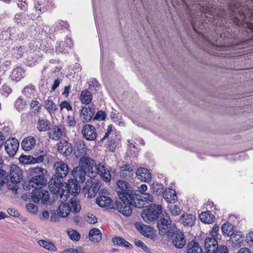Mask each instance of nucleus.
Segmentation results:
<instances>
[{
    "label": "nucleus",
    "instance_id": "f257e3e1",
    "mask_svg": "<svg viewBox=\"0 0 253 253\" xmlns=\"http://www.w3.org/2000/svg\"><path fill=\"white\" fill-rule=\"evenodd\" d=\"M116 192L119 198L113 208L126 216H129L132 212V207L138 209L144 207L143 201L132 191L130 184L126 181L119 180Z\"/></svg>",
    "mask_w": 253,
    "mask_h": 253
},
{
    "label": "nucleus",
    "instance_id": "f03ea898",
    "mask_svg": "<svg viewBox=\"0 0 253 253\" xmlns=\"http://www.w3.org/2000/svg\"><path fill=\"white\" fill-rule=\"evenodd\" d=\"M47 170L40 167L30 168L29 169L30 179L28 182H24L23 187L25 190H30L31 188H43L46 185L47 179L45 177Z\"/></svg>",
    "mask_w": 253,
    "mask_h": 253
},
{
    "label": "nucleus",
    "instance_id": "7ed1b4c3",
    "mask_svg": "<svg viewBox=\"0 0 253 253\" xmlns=\"http://www.w3.org/2000/svg\"><path fill=\"white\" fill-rule=\"evenodd\" d=\"M53 168L55 171L49 182V189L51 193H56L69 172V167L67 164L58 161L54 163Z\"/></svg>",
    "mask_w": 253,
    "mask_h": 253
},
{
    "label": "nucleus",
    "instance_id": "20e7f679",
    "mask_svg": "<svg viewBox=\"0 0 253 253\" xmlns=\"http://www.w3.org/2000/svg\"><path fill=\"white\" fill-rule=\"evenodd\" d=\"M57 191H58L56 193H51L56 195L57 198H59L63 201H66L70 194L74 196L79 195L81 191V186L76 180L71 179L67 183H65V185L62 184Z\"/></svg>",
    "mask_w": 253,
    "mask_h": 253
},
{
    "label": "nucleus",
    "instance_id": "39448f33",
    "mask_svg": "<svg viewBox=\"0 0 253 253\" xmlns=\"http://www.w3.org/2000/svg\"><path fill=\"white\" fill-rule=\"evenodd\" d=\"M194 7V12L193 11L194 8L190 10L191 8L188 7V12L191 15L192 19V26L195 31H196L197 27V19H199V21L200 23H202V18L203 15L208 14L213 16V9L211 8L207 3H196L195 5H192Z\"/></svg>",
    "mask_w": 253,
    "mask_h": 253
},
{
    "label": "nucleus",
    "instance_id": "423d86ee",
    "mask_svg": "<svg viewBox=\"0 0 253 253\" xmlns=\"http://www.w3.org/2000/svg\"><path fill=\"white\" fill-rule=\"evenodd\" d=\"M27 197H30L32 201L36 204L47 205L50 203L49 192L42 188L38 187L33 190L28 195L22 196V198L26 200L28 198Z\"/></svg>",
    "mask_w": 253,
    "mask_h": 253
},
{
    "label": "nucleus",
    "instance_id": "0eeeda50",
    "mask_svg": "<svg viewBox=\"0 0 253 253\" xmlns=\"http://www.w3.org/2000/svg\"><path fill=\"white\" fill-rule=\"evenodd\" d=\"M162 212V207L160 205L152 204L141 212L143 219L147 223L156 220Z\"/></svg>",
    "mask_w": 253,
    "mask_h": 253
},
{
    "label": "nucleus",
    "instance_id": "6e6552de",
    "mask_svg": "<svg viewBox=\"0 0 253 253\" xmlns=\"http://www.w3.org/2000/svg\"><path fill=\"white\" fill-rule=\"evenodd\" d=\"M79 166L87 172L90 177L94 176V171L97 170L94 161L88 157L81 158Z\"/></svg>",
    "mask_w": 253,
    "mask_h": 253
},
{
    "label": "nucleus",
    "instance_id": "1a4fd4ad",
    "mask_svg": "<svg viewBox=\"0 0 253 253\" xmlns=\"http://www.w3.org/2000/svg\"><path fill=\"white\" fill-rule=\"evenodd\" d=\"M19 143L15 138L7 139L4 143L5 150L10 157H13L18 150Z\"/></svg>",
    "mask_w": 253,
    "mask_h": 253
},
{
    "label": "nucleus",
    "instance_id": "9d476101",
    "mask_svg": "<svg viewBox=\"0 0 253 253\" xmlns=\"http://www.w3.org/2000/svg\"><path fill=\"white\" fill-rule=\"evenodd\" d=\"M46 157V154H42L35 158L31 155H21L19 158V162L23 164H35L42 162L44 157Z\"/></svg>",
    "mask_w": 253,
    "mask_h": 253
},
{
    "label": "nucleus",
    "instance_id": "9b49d317",
    "mask_svg": "<svg viewBox=\"0 0 253 253\" xmlns=\"http://www.w3.org/2000/svg\"><path fill=\"white\" fill-rule=\"evenodd\" d=\"M171 223L169 216L166 215L161 217L157 221V226L159 229V233L161 235H164L169 232V226Z\"/></svg>",
    "mask_w": 253,
    "mask_h": 253
},
{
    "label": "nucleus",
    "instance_id": "f8f14e48",
    "mask_svg": "<svg viewBox=\"0 0 253 253\" xmlns=\"http://www.w3.org/2000/svg\"><path fill=\"white\" fill-rule=\"evenodd\" d=\"M241 18L238 17L237 16H235L232 18L233 22L236 25L240 26H242L245 29L246 31L249 33L250 32L253 35V23L251 22H248L246 20L242 19H245L244 15H240Z\"/></svg>",
    "mask_w": 253,
    "mask_h": 253
},
{
    "label": "nucleus",
    "instance_id": "ddd939ff",
    "mask_svg": "<svg viewBox=\"0 0 253 253\" xmlns=\"http://www.w3.org/2000/svg\"><path fill=\"white\" fill-rule=\"evenodd\" d=\"M95 112V109L90 106H84L80 111V118L84 123L89 122L93 118Z\"/></svg>",
    "mask_w": 253,
    "mask_h": 253
},
{
    "label": "nucleus",
    "instance_id": "4468645a",
    "mask_svg": "<svg viewBox=\"0 0 253 253\" xmlns=\"http://www.w3.org/2000/svg\"><path fill=\"white\" fill-rule=\"evenodd\" d=\"M10 177L11 182L17 184L23 178V172L21 169L17 165H12L10 167Z\"/></svg>",
    "mask_w": 253,
    "mask_h": 253
},
{
    "label": "nucleus",
    "instance_id": "2eb2a0df",
    "mask_svg": "<svg viewBox=\"0 0 253 253\" xmlns=\"http://www.w3.org/2000/svg\"><path fill=\"white\" fill-rule=\"evenodd\" d=\"M171 240L173 245L177 249H182L186 244V238L182 232H173Z\"/></svg>",
    "mask_w": 253,
    "mask_h": 253
},
{
    "label": "nucleus",
    "instance_id": "dca6fc26",
    "mask_svg": "<svg viewBox=\"0 0 253 253\" xmlns=\"http://www.w3.org/2000/svg\"><path fill=\"white\" fill-rule=\"evenodd\" d=\"M216 239L207 237L205 240L204 248L206 253H215L220 248L218 246Z\"/></svg>",
    "mask_w": 253,
    "mask_h": 253
},
{
    "label": "nucleus",
    "instance_id": "f3484780",
    "mask_svg": "<svg viewBox=\"0 0 253 253\" xmlns=\"http://www.w3.org/2000/svg\"><path fill=\"white\" fill-rule=\"evenodd\" d=\"M82 133L83 136L87 140H94L97 136L96 129L91 125H85L83 127Z\"/></svg>",
    "mask_w": 253,
    "mask_h": 253
},
{
    "label": "nucleus",
    "instance_id": "a211bd4d",
    "mask_svg": "<svg viewBox=\"0 0 253 253\" xmlns=\"http://www.w3.org/2000/svg\"><path fill=\"white\" fill-rule=\"evenodd\" d=\"M100 188V186L98 183L87 180L84 190L87 192L88 197L92 198L96 196Z\"/></svg>",
    "mask_w": 253,
    "mask_h": 253
},
{
    "label": "nucleus",
    "instance_id": "6ab92c4d",
    "mask_svg": "<svg viewBox=\"0 0 253 253\" xmlns=\"http://www.w3.org/2000/svg\"><path fill=\"white\" fill-rule=\"evenodd\" d=\"M57 149L60 154L67 157L71 154L73 147L71 144L67 140H61L58 144Z\"/></svg>",
    "mask_w": 253,
    "mask_h": 253
},
{
    "label": "nucleus",
    "instance_id": "aec40b11",
    "mask_svg": "<svg viewBox=\"0 0 253 253\" xmlns=\"http://www.w3.org/2000/svg\"><path fill=\"white\" fill-rule=\"evenodd\" d=\"M87 150V147L83 140H78L76 142L74 154L76 157L81 158L85 157Z\"/></svg>",
    "mask_w": 253,
    "mask_h": 253
},
{
    "label": "nucleus",
    "instance_id": "412c9836",
    "mask_svg": "<svg viewBox=\"0 0 253 253\" xmlns=\"http://www.w3.org/2000/svg\"><path fill=\"white\" fill-rule=\"evenodd\" d=\"M96 168L97 169V170L94 171V176L98 173L104 181L106 182H109L111 181V175L110 171L108 169L106 168L101 163L98 164Z\"/></svg>",
    "mask_w": 253,
    "mask_h": 253
},
{
    "label": "nucleus",
    "instance_id": "4be33fe9",
    "mask_svg": "<svg viewBox=\"0 0 253 253\" xmlns=\"http://www.w3.org/2000/svg\"><path fill=\"white\" fill-rule=\"evenodd\" d=\"M72 173L74 177L73 179L81 183L84 181L85 176L87 174V172L80 166L74 168Z\"/></svg>",
    "mask_w": 253,
    "mask_h": 253
},
{
    "label": "nucleus",
    "instance_id": "5701e85b",
    "mask_svg": "<svg viewBox=\"0 0 253 253\" xmlns=\"http://www.w3.org/2000/svg\"><path fill=\"white\" fill-rule=\"evenodd\" d=\"M64 128L62 126H54L48 131V136L52 140H58L62 136Z\"/></svg>",
    "mask_w": 253,
    "mask_h": 253
},
{
    "label": "nucleus",
    "instance_id": "b1692460",
    "mask_svg": "<svg viewBox=\"0 0 253 253\" xmlns=\"http://www.w3.org/2000/svg\"><path fill=\"white\" fill-rule=\"evenodd\" d=\"M138 179L144 182L149 181L151 179V174L149 170L145 168H139L135 172Z\"/></svg>",
    "mask_w": 253,
    "mask_h": 253
},
{
    "label": "nucleus",
    "instance_id": "393cba45",
    "mask_svg": "<svg viewBox=\"0 0 253 253\" xmlns=\"http://www.w3.org/2000/svg\"><path fill=\"white\" fill-rule=\"evenodd\" d=\"M50 126V122L45 117L39 118L36 124V128L40 132L48 130Z\"/></svg>",
    "mask_w": 253,
    "mask_h": 253
},
{
    "label": "nucleus",
    "instance_id": "a878e982",
    "mask_svg": "<svg viewBox=\"0 0 253 253\" xmlns=\"http://www.w3.org/2000/svg\"><path fill=\"white\" fill-rule=\"evenodd\" d=\"M163 197L168 203L173 204L177 201V195L172 189H166L163 192Z\"/></svg>",
    "mask_w": 253,
    "mask_h": 253
},
{
    "label": "nucleus",
    "instance_id": "bb28decb",
    "mask_svg": "<svg viewBox=\"0 0 253 253\" xmlns=\"http://www.w3.org/2000/svg\"><path fill=\"white\" fill-rule=\"evenodd\" d=\"M133 173V166L128 164H124L120 168V176L125 178H130Z\"/></svg>",
    "mask_w": 253,
    "mask_h": 253
},
{
    "label": "nucleus",
    "instance_id": "cd10ccee",
    "mask_svg": "<svg viewBox=\"0 0 253 253\" xmlns=\"http://www.w3.org/2000/svg\"><path fill=\"white\" fill-rule=\"evenodd\" d=\"M180 220L184 226H192L195 224L196 216L192 214L185 213L180 216Z\"/></svg>",
    "mask_w": 253,
    "mask_h": 253
},
{
    "label": "nucleus",
    "instance_id": "c85d7f7f",
    "mask_svg": "<svg viewBox=\"0 0 253 253\" xmlns=\"http://www.w3.org/2000/svg\"><path fill=\"white\" fill-rule=\"evenodd\" d=\"M35 145L36 139L32 136L26 137L21 143L22 148L25 151H30L33 149Z\"/></svg>",
    "mask_w": 253,
    "mask_h": 253
},
{
    "label": "nucleus",
    "instance_id": "c756f323",
    "mask_svg": "<svg viewBox=\"0 0 253 253\" xmlns=\"http://www.w3.org/2000/svg\"><path fill=\"white\" fill-rule=\"evenodd\" d=\"M135 226L136 229L143 235L147 237L152 236V230L151 227L140 222H136L135 223Z\"/></svg>",
    "mask_w": 253,
    "mask_h": 253
},
{
    "label": "nucleus",
    "instance_id": "7c9ffc66",
    "mask_svg": "<svg viewBox=\"0 0 253 253\" xmlns=\"http://www.w3.org/2000/svg\"><path fill=\"white\" fill-rule=\"evenodd\" d=\"M187 252V253H203L201 246L198 242L194 241L188 243Z\"/></svg>",
    "mask_w": 253,
    "mask_h": 253
},
{
    "label": "nucleus",
    "instance_id": "2f4dec72",
    "mask_svg": "<svg viewBox=\"0 0 253 253\" xmlns=\"http://www.w3.org/2000/svg\"><path fill=\"white\" fill-rule=\"evenodd\" d=\"M201 221L207 224H211L215 220V216L210 211H203L199 214Z\"/></svg>",
    "mask_w": 253,
    "mask_h": 253
},
{
    "label": "nucleus",
    "instance_id": "473e14b6",
    "mask_svg": "<svg viewBox=\"0 0 253 253\" xmlns=\"http://www.w3.org/2000/svg\"><path fill=\"white\" fill-rule=\"evenodd\" d=\"M92 98L93 97L91 93L88 90L85 89L81 91L80 99L82 103L88 105L91 103Z\"/></svg>",
    "mask_w": 253,
    "mask_h": 253
},
{
    "label": "nucleus",
    "instance_id": "72a5a7b5",
    "mask_svg": "<svg viewBox=\"0 0 253 253\" xmlns=\"http://www.w3.org/2000/svg\"><path fill=\"white\" fill-rule=\"evenodd\" d=\"M24 75V70L20 67H17L13 70L11 77L13 80L18 82L23 78Z\"/></svg>",
    "mask_w": 253,
    "mask_h": 253
},
{
    "label": "nucleus",
    "instance_id": "f704fd0d",
    "mask_svg": "<svg viewBox=\"0 0 253 253\" xmlns=\"http://www.w3.org/2000/svg\"><path fill=\"white\" fill-rule=\"evenodd\" d=\"M89 236L90 240L94 243H98L102 239L101 232L97 228H94L90 230Z\"/></svg>",
    "mask_w": 253,
    "mask_h": 253
},
{
    "label": "nucleus",
    "instance_id": "c9c22d12",
    "mask_svg": "<svg viewBox=\"0 0 253 253\" xmlns=\"http://www.w3.org/2000/svg\"><path fill=\"white\" fill-rule=\"evenodd\" d=\"M244 236L242 232L240 231H235L232 232L230 236V240L232 242L236 245H240L244 241Z\"/></svg>",
    "mask_w": 253,
    "mask_h": 253
},
{
    "label": "nucleus",
    "instance_id": "e433bc0d",
    "mask_svg": "<svg viewBox=\"0 0 253 253\" xmlns=\"http://www.w3.org/2000/svg\"><path fill=\"white\" fill-rule=\"evenodd\" d=\"M235 227L233 225L228 222H226L222 225L221 226V230L223 235L224 236H231L232 234V232H234Z\"/></svg>",
    "mask_w": 253,
    "mask_h": 253
},
{
    "label": "nucleus",
    "instance_id": "4c0bfd02",
    "mask_svg": "<svg viewBox=\"0 0 253 253\" xmlns=\"http://www.w3.org/2000/svg\"><path fill=\"white\" fill-rule=\"evenodd\" d=\"M57 211L59 212L61 217H66L69 215L71 211V209H70V207L67 203H62L58 207Z\"/></svg>",
    "mask_w": 253,
    "mask_h": 253
},
{
    "label": "nucleus",
    "instance_id": "58836bf2",
    "mask_svg": "<svg viewBox=\"0 0 253 253\" xmlns=\"http://www.w3.org/2000/svg\"><path fill=\"white\" fill-rule=\"evenodd\" d=\"M96 203L101 207H109L112 203V200L108 197L101 196L96 199Z\"/></svg>",
    "mask_w": 253,
    "mask_h": 253
},
{
    "label": "nucleus",
    "instance_id": "ea45409f",
    "mask_svg": "<svg viewBox=\"0 0 253 253\" xmlns=\"http://www.w3.org/2000/svg\"><path fill=\"white\" fill-rule=\"evenodd\" d=\"M67 204L69 206L70 209H71V211L75 213H78L81 209L80 202L77 201L76 199L74 198L70 199Z\"/></svg>",
    "mask_w": 253,
    "mask_h": 253
},
{
    "label": "nucleus",
    "instance_id": "a19ab883",
    "mask_svg": "<svg viewBox=\"0 0 253 253\" xmlns=\"http://www.w3.org/2000/svg\"><path fill=\"white\" fill-rule=\"evenodd\" d=\"M36 90V86L32 84L24 87L22 90V93L28 98H32L34 96Z\"/></svg>",
    "mask_w": 253,
    "mask_h": 253
},
{
    "label": "nucleus",
    "instance_id": "79ce46f5",
    "mask_svg": "<svg viewBox=\"0 0 253 253\" xmlns=\"http://www.w3.org/2000/svg\"><path fill=\"white\" fill-rule=\"evenodd\" d=\"M112 242L115 245L122 246L127 248H132V245L129 242L126 241L123 238L120 237L113 238Z\"/></svg>",
    "mask_w": 253,
    "mask_h": 253
},
{
    "label": "nucleus",
    "instance_id": "37998d69",
    "mask_svg": "<svg viewBox=\"0 0 253 253\" xmlns=\"http://www.w3.org/2000/svg\"><path fill=\"white\" fill-rule=\"evenodd\" d=\"M44 106L50 114L54 113L57 109L55 104L49 98L44 101Z\"/></svg>",
    "mask_w": 253,
    "mask_h": 253
},
{
    "label": "nucleus",
    "instance_id": "c03bdc74",
    "mask_svg": "<svg viewBox=\"0 0 253 253\" xmlns=\"http://www.w3.org/2000/svg\"><path fill=\"white\" fill-rule=\"evenodd\" d=\"M38 244L41 247L51 252H54L56 250V247L52 242L41 240L38 241Z\"/></svg>",
    "mask_w": 253,
    "mask_h": 253
},
{
    "label": "nucleus",
    "instance_id": "a18cd8bd",
    "mask_svg": "<svg viewBox=\"0 0 253 253\" xmlns=\"http://www.w3.org/2000/svg\"><path fill=\"white\" fill-rule=\"evenodd\" d=\"M220 38L223 39L224 40L235 39L236 38V34L232 32L231 29L225 28V31L221 34Z\"/></svg>",
    "mask_w": 253,
    "mask_h": 253
},
{
    "label": "nucleus",
    "instance_id": "49530a36",
    "mask_svg": "<svg viewBox=\"0 0 253 253\" xmlns=\"http://www.w3.org/2000/svg\"><path fill=\"white\" fill-rule=\"evenodd\" d=\"M26 105V101L21 97H18L15 102V107L18 111L23 110Z\"/></svg>",
    "mask_w": 253,
    "mask_h": 253
},
{
    "label": "nucleus",
    "instance_id": "de8ad7c7",
    "mask_svg": "<svg viewBox=\"0 0 253 253\" xmlns=\"http://www.w3.org/2000/svg\"><path fill=\"white\" fill-rule=\"evenodd\" d=\"M152 192L156 195H159L163 193V185L161 183H153L151 186Z\"/></svg>",
    "mask_w": 253,
    "mask_h": 253
},
{
    "label": "nucleus",
    "instance_id": "09e8293b",
    "mask_svg": "<svg viewBox=\"0 0 253 253\" xmlns=\"http://www.w3.org/2000/svg\"><path fill=\"white\" fill-rule=\"evenodd\" d=\"M8 177L7 172L0 168V187L8 181Z\"/></svg>",
    "mask_w": 253,
    "mask_h": 253
},
{
    "label": "nucleus",
    "instance_id": "8fccbe9b",
    "mask_svg": "<svg viewBox=\"0 0 253 253\" xmlns=\"http://www.w3.org/2000/svg\"><path fill=\"white\" fill-rule=\"evenodd\" d=\"M229 3V10L232 11L234 13V15H235V13L236 11H239V4L238 0H228Z\"/></svg>",
    "mask_w": 253,
    "mask_h": 253
},
{
    "label": "nucleus",
    "instance_id": "3c124183",
    "mask_svg": "<svg viewBox=\"0 0 253 253\" xmlns=\"http://www.w3.org/2000/svg\"><path fill=\"white\" fill-rule=\"evenodd\" d=\"M137 196L140 198L143 201L144 205H145V202L150 203L153 201V197L152 195L149 193H142L141 196L138 195Z\"/></svg>",
    "mask_w": 253,
    "mask_h": 253
},
{
    "label": "nucleus",
    "instance_id": "603ef678",
    "mask_svg": "<svg viewBox=\"0 0 253 253\" xmlns=\"http://www.w3.org/2000/svg\"><path fill=\"white\" fill-rule=\"evenodd\" d=\"M169 211L172 215H179L181 212V211L177 206L175 205H170L168 206Z\"/></svg>",
    "mask_w": 253,
    "mask_h": 253
},
{
    "label": "nucleus",
    "instance_id": "864d4df0",
    "mask_svg": "<svg viewBox=\"0 0 253 253\" xmlns=\"http://www.w3.org/2000/svg\"><path fill=\"white\" fill-rule=\"evenodd\" d=\"M0 91L3 95L8 96L12 92V89L9 85L4 84L1 86Z\"/></svg>",
    "mask_w": 253,
    "mask_h": 253
},
{
    "label": "nucleus",
    "instance_id": "5fc2aeb1",
    "mask_svg": "<svg viewBox=\"0 0 253 253\" xmlns=\"http://www.w3.org/2000/svg\"><path fill=\"white\" fill-rule=\"evenodd\" d=\"M68 234L70 238L73 241H79L81 237L80 234L74 230L69 231L68 232Z\"/></svg>",
    "mask_w": 253,
    "mask_h": 253
},
{
    "label": "nucleus",
    "instance_id": "6e6d98bb",
    "mask_svg": "<svg viewBox=\"0 0 253 253\" xmlns=\"http://www.w3.org/2000/svg\"><path fill=\"white\" fill-rule=\"evenodd\" d=\"M219 226L215 224L212 227L211 231L210 232V234L211 235V238H213L216 239H219L220 238V235L218 233L219 231Z\"/></svg>",
    "mask_w": 253,
    "mask_h": 253
},
{
    "label": "nucleus",
    "instance_id": "4d7b16f0",
    "mask_svg": "<svg viewBox=\"0 0 253 253\" xmlns=\"http://www.w3.org/2000/svg\"><path fill=\"white\" fill-rule=\"evenodd\" d=\"M86 222L90 224H94L97 222V219L96 216L92 213H88L85 216Z\"/></svg>",
    "mask_w": 253,
    "mask_h": 253
},
{
    "label": "nucleus",
    "instance_id": "13d9d810",
    "mask_svg": "<svg viewBox=\"0 0 253 253\" xmlns=\"http://www.w3.org/2000/svg\"><path fill=\"white\" fill-rule=\"evenodd\" d=\"M134 244L136 246L141 248L143 250L146 252H150V249L141 240H135Z\"/></svg>",
    "mask_w": 253,
    "mask_h": 253
},
{
    "label": "nucleus",
    "instance_id": "bf43d9fd",
    "mask_svg": "<svg viewBox=\"0 0 253 253\" xmlns=\"http://www.w3.org/2000/svg\"><path fill=\"white\" fill-rule=\"evenodd\" d=\"M26 208L29 212L33 214H36L38 211V207L33 203H30L26 205Z\"/></svg>",
    "mask_w": 253,
    "mask_h": 253
},
{
    "label": "nucleus",
    "instance_id": "052dcab7",
    "mask_svg": "<svg viewBox=\"0 0 253 253\" xmlns=\"http://www.w3.org/2000/svg\"><path fill=\"white\" fill-rule=\"evenodd\" d=\"M113 126L112 125H110L108 126L107 129V132L105 133L104 136L100 139V140L98 141V143L100 145H101L103 142V141L106 139V138L109 137V135L113 131Z\"/></svg>",
    "mask_w": 253,
    "mask_h": 253
},
{
    "label": "nucleus",
    "instance_id": "680f3d73",
    "mask_svg": "<svg viewBox=\"0 0 253 253\" xmlns=\"http://www.w3.org/2000/svg\"><path fill=\"white\" fill-rule=\"evenodd\" d=\"M30 106L32 108H34L35 111L40 112L41 109V105L38 100H32L30 103Z\"/></svg>",
    "mask_w": 253,
    "mask_h": 253
},
{
    "label": "nucleus",
    "instance_id": "e2e57ef3",
    "mask_svg": "<svg viewBox=\"0 0 253 253\" xmlns=\"http://www.w3.org/2000/svg\"><path fill=\"white\" fill-rule=\"evenodd\" d=\"M106 117V114L105 112L100 110L96 113L94 119L97 121H102L105 120Z\"/></svg>",
    "mask_w": 253,
    "mask_h": 253
},
{
    "label": "nucleus",
    "instance_id": "0e129e2a",
    "mask_svg": "<svg viewBox=\"0 0 253 253\" xmlns=\"http://www.w3.org/2000/svg\"><path fill=\"white\" fill-rule=\"evenodd\" d=\"M51 215L50 217V221L52 222H56L59 220L61 217L59 214V212L56 213L55 210L51 211Z\"/></svg>",
    "mask_w": 253,
    "mask_h": 253
},
{
    "label": "nucleus",
    "instance_id": "69168bd1",
    "mask_svg": "<svg viewBox=\"0 0 253 253\" xmlns=\"http://www.w3.org/2000/svg\"><path fill=\"white\" fill-rule=\"evenodd\" d=\"M59 107L61 111L63 110V109L65 108L68 111L72 110V107L69 102L66 101H62L59 105Z\"/></svg>",
    "mask_w": 253,
    "mask_h": 253
},
{
    "label": "nucleus",
    "instance_id": "338daca9",
    "mask_svg": "<svg viewBox=\"0 0 253 253\" xmlns=\"http://www.w3.org/2000/svg\"><path fill=\"white\" fill-rule=\"evenodd\" d=\"M7 211L8 213L11 216L14 217H19L20 216V213L18 211L14 209L8 208L7 210Z\"/></svg>",
    "mask_w": 253,
    "mask_h": 253
},
{
    "label": "nucleus",
    "instance_id": "774afa93",
    "mask_svg": "<svg viewBox=\"0 0 253 253\" xmlns=\"http://www.w3.org/2000/svg\"><path fill=\"white\" fill-rule=\"evenodd\" d=\"M246 240L250 246H253V232H251L247 235Z\"/></svg>",
    "mask_w": 253,
    "mask_h": 253
}]
</instances>
